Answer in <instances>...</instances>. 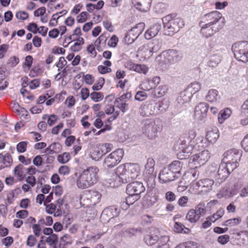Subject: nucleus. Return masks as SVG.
Wrapping results in <instances>:
<instances>
[{"label": "nucleus", "mask_w": 248, "mask_h": 248, "mask_svg": "<svg viewBox=\"0 0 248 248\" xmlns=\"http://www.w3.org/2000/svg\"><path fill=\"white\" fill-rule=\"evenodd\" d=\"M140 169L138 165L135 164H125L119 166L115 175H114L115 181L117 182L112 186H118L122 182L123 183H129L137 178L139 175Z\"/></svg>", "instance_id": "f257e3e1"}, {"label": "nucleus", "mask_w": 248, "mask_h": 248, "mask_svg": "<svg viewBox=\"0 0 248 248\" xmlns=\"http://www.w3.org/2000/svg\"><path fill=\"white\" fill-rule=\"evenodd\" d=\"M98 172V169L96 167H90L84 170L77 179L78 187L84 189L93 185L97 181Z\"/></svg>", "instance_id": "f03ea898"}, {"label": "nucleus", "mask_w": 248, "mask_h": 248, "mask_svg": "<svg viewBox=\"0 0 248 248\" xmlns=\"http://www.w3.org/2000/svg\"><path fill=\"white\" fill-rule=\"evenodd\" d=\"M164 34L172 36L184 26V20L179 17L174 18L172 15H168L162 18Z\"/></svg>", "instance_id": "7ed1b4c3"}, {"label": "nucleus", "mask_w": 248, "mask_h": 248, "mask_svg": "<svg viewBox=\"0 0 248 248\" xmlns=\"http://www.w3.org/2000/svg\"><path fill=\"white\" fill-rule=\"evenodd\" d=\"M225 23V20L222 14L217 11L211 12L201 17V24L207 23L210 25L222 29Z\"/></svg>", "instance_id": "20e7f679"}, {"label": "nucleus", "mask_w": 248, "mask_h": 248, "mask_svg": "<svg viewBox=\"0 0 248 248\" xmlns=\"http://www.w3.org/2000/svg\"><path fill=\"white\" fill-rule=\"evenodd\" d=\"M242 155V151L238 149H233L225 152L223 154L222 161L231 167V170L235 169L239 165Z\"/></svg>", "instance_id": "39448f33"}, {"label": "nucleus", "mask_w": 248, "mask_h": 248, "mask_svg": "<svg viewBox=\"0 0 248 248\" xmlns=\"http://www.w3.org/2000/svg\"><path fill=\"white\" fill-rule=\"evenodd\" d=\"M232 49L236 59L244 62L248 61V43L247 42L235 43L232 45Z\"/></svg>", "instance_id": "423d86ee"}, {"label": "nucleus", "mask_w": 248, "mask_h": 248, "mask_svg": "<svg viewBox=\"0 0 248 248\" xmlns=\"http://www.w3.org/2000/svg\"><path fill=\"white\" fill-rule=\"evenodd\" d=\"M160 130L159 121L146 120L143 122L142 128L143 134L150 139H153L157 137L158 132Z\"/></svg>", "instance_id": "0eeeda50"}, {"label": "nucleus", "mask_w": 248, "mask_h": 248, "mask_svg": "<svg viewBox=\"0 0 248 248\" xmlns=\"http://www.w3.org/2000/svg\"><path fill=\"white\" fill-rule=\"evenodd\" d=\"M163 57L164 60L159 59V61L162 62L165 64H172L182 60L183 55L182 53L175 49H169L163 52L160 56L157 59Z\"/></svg>", "instance_id": "6e6552de"}, {"label": "nucleus", "mask_w": 248, "mask_h": 248, "mask_svg": "<svg viewBox=\"0 0 248 248\" xmlns=\"http://www.w3.org/2000/svg\"><path fill=\"white\" fill-rule=\"evenodd\" d=\"M124 152L122 149H118L108 155L104 161L105 167L111 168L118 164L122 160Z\"/></svg>", "instance_id": "1a4fd4ad"}, {"label": "nucleus", "mask_w": 248, "mask_h": 248, "mask_svg": "<svg viewBox=\"0 0 248 248\" xmlns=\"http://www.w3.org/2000/svg\"><path fill=\"white\" fill-rule=\"evenodd\" d=\"M101 198V195L97 191L90 190L85 192L82 198L85 202V207H92L98 203Z\"/></svg>", "instance_id": "9d476101"}, {"label": "nucleus", "mask_w": 248, "mask_h": 248, "mask_svg": "<svg viewBox=\"0 0 248 248\" xmlns=\"http://www.w3.org/2000/svg\"><path fill=\"white\" fill-rule=\"evenodd\" d=\"M112 145L110 143L100 144L94 147L91 152V157L93 160H98L103 155L111 151Z\"/></svg>", "instance_id": "9b49d317"}, {"label": "nucleus", "mask_w": 248, "mask_h": 248, "mask_svg": "<svg viewBox=\"0 0 248 248\" xmlns=\"http://www.w3.org/2000/svg\"><path fill=\"white\" fill-rule=\"evenodd\" d=\"M145 190V188L142 183L134 181L127 185L126 191L128 195H134L140 198V194Z\"/></svg>", "instance_id": "f8f14e48"}, {"label": "nucleus", "mask_w": 248, "mask_h": 248, "mask_svg": "<svg viewBox=\"0 0 248 248\" xmlns=\"http://www.w3.org/2000/svg\"><path fill=\"white\" fill-rule=\"evenodd\" d=\"M209 106L205 102L198 104L195 108L194 117L199 121H204L207 117Z\"/></svg>", "instance_id": "ddd939ff"}, {"label": "nucleus", "mask_w": 248, "mask_h": 248, "mask_svg": "<svg viewBox=\"0 0 248 248\" xmlns=\"http://www.w3.org/2000/svg\"><path fill=\"white\" fill-rule=\"evenodd\" d=\"M231 167H229L227 164L222 161L219 166L217 174L216 175V179L220 180L221 182L225 181L230 173L234 170L232 169L231 170Z\"/></svg>", "instance_id": "4468645a"}, {"label": "nucleus", "mask_w": 248, "mask_h": 248, "mask_svg": "<svg viewBox=\"0 0 248 248\" xmlns=\"http://www.w3.org/2000/svg\"><path fill=\"white\" fill-rule=\"evenodd\" d=\"M199 26L201 28V33L203 37L206 38L212 36L221 30V29H219L213 25H210V24L207 25V23L201 24V21L199 22Z\"/></svg>", "instance_id": "2eb2a0df"}, {"label": "nucleus", "mask_w": 248, "mask_h": 248, "mask_svg": "<svg viewBox=\"0 0 248 248\" xmlns=\"http://www.w3.org/2000/svg\"><path fill=\"white\" fill-rule=\"evenodd\" d=\"M160 78L159 77L156 76L152 79H146L144 80L140 85V89L147 91L152 92L155 87L160 83Z\"/></svg>", "instance_id": "dca6fc26"}, {"label": "nucleus", "mask_w": 248, "mask_h": 248, "mask_svg": "<svg viewBox=\"0 0 248 248\" xmlns=\"http://www.w3.org/2000/svg\"><path fill=\"white\" fill-rule=\"evenodd\" d=\"M119 212L120 210L116 206H110L104 209L102 212L101 217L102 219L108 221L111 218L117 217Z\"/></svg>", "instance_id": "f3484780"}, {"label": "nucleus", "mask_w": 248, "mask_h": 248, "mask_svg": "<svg viewBox=\"0 0 248 248\" xmlns=\"http://www.w3.org/2000/svg\"><path fill=\"white\" fill-rule=\"evenodd\" d=\"M193 162H197L199 165H204L210 158V153L207 150H203L192 156Z\"/></svg>", "instance_id": "a211bd4d"}, {"label": "nucleus", "mask_w": 248, "mask_h": 248, "mask_svg": "<svg viewBox=\"0 0 248 248\" xmlns=\"http://www.w3.org/2000/svg\"><path fill=\"white\" fill-rule=\"evenodd\" d=\"M214 183L213 180L204 179L197 182L195 185L198 191L206 193L212 190Z\"/></svg>", "instance_id": "6ab92c4d"}, {"label": "nucleus", "mask_w": 248, "mask_h": 248, "mask_svg": "<svg viewBox=\"0 0 248 248\" xmlns=\"http://www.w3.org/2000/svg\"><path fill=\"white\" fill-rule=\"evenodd\" d=\"M176 177L168 167L164 168L159 173L158 179L160 182L166 183L174 180Z\"/></svg>", "instance_id": "aec40b11"}, {"label": "nucleus", "mask_w": 248, "mask_h": 248, "mask_svg": "<svg viewBox=\"0 0 248 248\" xmlns=\"http://www.w3.org/2000/svg\"><path fill=\"white\" fill-rule=\"evenodd\" d=\"M152 0H132L134 7L141 12H147L149 11Z\"/></svg>", "instance_id": "412c9836"}, {"label": "nucleus", "mask_w": 248, "mask_h": 248, "mask_svg": "<svg viewBox=\"0 0 248 248\" xmlns=\"http://www.w3.org/2000/svg\"><path fill=\"white\" fill-rule=\"evenodd\" d=\"M218 137L219 135L217 133V130L215 129L207 132L205 139H203V138L202 137L201 138H198L196 140H200L202 143L204 141L205 142L207 140L209 143L213 144L217 140Z\"/></svg>", "instance_id": "4be33fe9"}, {"label": "nucleus", "mask_w": 248, "mask_h": 248, "mask_svg": "<svg viewBox=\"0 0 248 248\" xmlns=\"http://www.w3.org/2000/svg\"><path fill=\"white\" fill-rule=\"evenodd\" d=\"M161 29V25L160 23H156L148 29L145 33V38L147 39H150L151 38L155 36L160 31Z\"/></svg>", "instance_id": "5701e85b"}, {"label": "nucleus", "mask_w": 248, "mask_h": 248, "mask_svg": "<svg viewBox=\"0 0 248 248\" xmlns=\"http://www.w3.org/2000/svg\"><path fill=\"white\" fill-rule=\"evenodd\" d=\"M182 166L183 164L181 161L175 160L170 164L168 167L174 174H176V177L178 178L181 175Z\"/></svg>", "instance_id": "b1692460"}, {"label": "nucleus", "mask_w": 248, "mask_h": 248, "mask_svg": "<svg viewBox=\"0 0 248 248\" xmlns=\"http://www.w3.org/2000/svg\"><path fill=\"white\" fill-rule=\"evenodd\" d=\"M167 87L165 85H160L155 88L154 90L151 92V96L153 97H160L165 94L167 93Z\"/></svg>", "instance_id": "393cba45"}, {"label": "nucleus", "mask_w": 248, "mask_h": 248, "mask_svg": "<svg viewBox=\"0 0 248 248\" xmlns=\"http://www.w3.org/2000/svg\"><path fill=\"white\" fill-rule=\"evenodd\" d=\"M192 95L186 89L184 91L181 92L177 97L178 102L180 104H183L190 101Z\"/></svg>", "instance_id": "a878e982"}, {"label": "nucleus", "mask_w": 248, "mask_h": 248, "mask_svg": "<svg viewBox=\"0 0 248 248\" xmlns=\"http://www.w3.org/2000/svg\"><path fill=\"white\" fill-rule=\"evenodd\" d=\"M145 28V24L143 22L137 24L133 27L129 31L132 35L135 36L137 38L139 35L142 32Z\"/></svg>", "instance_id": "bb28decb"}, {"label": "nucleus", "mask_w": 248, "mask_h": 248, "mask_svg": "<svg viewBox=\"0 0 248 248\" xmlns=\"http://www.w3.org/2000/svg\"><path fill=\"white\" fill-rule=\"evenodd\" d=\"M144 179L146 182L148 188L152 190L155 186L156 173L152 174H144Z\"/></svg>", "instance_id": "cd10ccee"}, {"label": "nucleus", "mask_w": 248, "mask_h": 248, "mask_svg": "<svg viewBox=\"0 0 248 248\" xmlns=\"http://www.w3.org/2000/svg\"><path fill=\"white\" fill-rule=\"evenodd\" d=\"M155 162L153 158H148L147 160V163L145 166L144 174H152L155 173L154 171V166Z\"/></svg>", "instance_id": "c85d7f7f"}, {"label": "nucleus", "mask_w": 248, "mask_h": 248, "mask_svg": "<svg viewBox=\"0 0 248 248\" xmlns=\"http://www.w3.org/2000/svg\"><path fill=\"white\" fill-rule=\"evenodd\" d=\"M219 98L218 92L216 89L210 90L205 97L206 100L211 103L217 101Z\"/></svg>", "instance_id": "c756f323"}, {"label": "nucleus", "mask_w": 248, "mask_h": 248, "mask_svg": "<svg viewBox=\"0 0 248 248\" xmlns=\"http://www.w3.org/2000/svg\"><path fill=\"white\" fill-rule=\"evenodd\" d=\"M26 169L23 165L18 164L14 169V173L16 176L19 178L20 181L22 180L25 177Z\"/></svg>", "instance_id": "7c9ffc66"}, {"label": "nucleus", "mask_w": 248, "mask_h": 248, "mask_svg": "<svg viewBox=\"0 0 248 248\" xmlns=\"http://www.w3.org/2000/svg\"><path fill=\"white\" fill-rule=\"evenodd\" d=\"M161 47V43L158 40H153L152 43L150 44L149 46V54L150 56L154 53L158 52Z\"/></svg>", "instance_id": "2f4dec72"}, {"label": "nucleus", "mask_w": 248, "mask_h": 248, "mask_svg": "<svg viewBox=\"0 0 248 248\" xmlns=\"http://www.w3.org/2000/svg\"><path fill=\"white\" fill-rule=\"evenodd\" d=\"M232 113L230 109L226 108L221 110L218 113V120L220 124H222L224 121L228 118Z\"/></svg>", "instance_id": "473e14b6"}, {"label": "nucleus", "mask_w": 248, "mask_h": 248, "mask_svg": "<svg viewBox=\"0 0 248 248\" xmlns=\"http://www.w3.org/2000/svg\"><path fill=\"white\" fill-rule=\"evenodd\" d=\"M72 242V237L68 234H65L60 239L59 248H65V246L66 245L71 244Z\"/></svg>", "instance_id": "72a5a7b5"}, {"label": "nucleus", "mask_w": 248, "mask_h": 248, "mask_svg": "<svg viewBox=\"0 0 248 248\" xmlns=\"http://www.w3.org/2000/svg\"><path fill=\"white\" fill-rule=\"evenodd\" d=\"M201 88V83L194 81L189 84L186 88L187 91H188L191 95L199 92Z\"/></svg>", "instance_id": "f704fd0d"}, {"label": "nucleus", "mask_w": 248, "mask_h": 248, "mask_svg": "<svg viewBox=\"0 0 248 248\" xmlns=\"http://www.w3.org/2000/svg\"><path fill=\"white\" fill-rule=\"evenodd\" d=\"M186 218L191 223H195L200 219L199 216L196 214L194 209H190L189 210L186 215Z\"/></svg>", "instance_id": "c9c22d12"}, {"label": "nucleus", "mask_w": 248, "mask_h": 248, "mask_svg": "<svg viewBox=\"0 0 248 248\" xmlns=\"http://www.w3.org/2000/svg\"><path fill=\"white\" fill-rule=\"evenodd\" d=\"M0 162L3 163V168L10 166L12 162L11 155L9 154H6L5 155H3L2 154L0 153Z\"/></svg>", "instance_id": "e433bc0d"}, {"label": "nucleus", "mask_w": 248, "mask_h": 248, "mask_svg": "<svg viewBox=\"0 0 248 248\" xmlns=\"http://www.w3.org/2000/svg\"><path fill=\"white\" fill-rule=\"evenodd\" d=\"M144 241L147 245L152 246L157 243L158 237L157 235H147L145 236Z\"/></svg>", "instance_id": "4c0bfd02"}, {"label": "nucleus", "mask_w": 248, "mask_h": 248, "mask_svg": "<svg viewBox=\"0 0 248 248\" xmlns=\"http://www.w3.org/2000/svg\"><path fill=\"white\" fill-rule=\"evenodd\" d=\"M175 231L179 233H187L189 231V229L185 227V226L180 222H176L174 226Z\"/></svg>", "instance_id": "58836bf2"}, {"label": "nucleus", "mask_w": 248, "mask_h": 248, "mask_svg": "<svg viewBox=\"0 0 248 248\" xmlns=\"http://www.w3.org/2000/svg\"><path fill=\"white\" fill-rule=\"evenodd\" d=\"M221 194L222 197H225L226 198L232 197L235 195L237 193V190L236 189H230L227 188L225 190L223 189L221 191Z\"/></svg>", "instance_id": "ea45409f"}, {"label": "nucleus", "mask_w": 248, "mask_h": 248, "mask_svg": "<svg viewBox=\"0 0 248 248\" xmlns=\"http://www.w3.org/2000/svg\"><path fill=\"white\" fill-rule=\"evenodd\" d=\"M241 221L240 217L234 218L226 220L222 224V226H233L239 224Z\"/></svg>", "instance_id": "a19ab883"}, {"label": "nucleus", "mask_w": 248, "mask_h": 248, "mask_svg": "<svg viewBox=\"0 0 248 248\" xmlns=\"http://www.w3.org/2000/svg\"><path fill=\"white\" fill-rule=\"evenodd\" d=\"M114 105L119 108L123 113L126 112L129 109L128 104L124 102H119L114 101Z\"/></svg>", "instance_id": "79ce46f5"}, {"label": "nucleus", "mask_w": 248, "mask_h": 248, "mask_svg": "<svg viewBox=\"0 0 248 248\" xmlns=\"http://www.w3.org/2000/svg\"><path fill=\"white\" fill-rule=\"evenodd\" d=\"M90 97L93 101L97 102L103 99L104 95L103 93L101 92H93L90 94Z\"/></svg>", "instance_id": "37998d69"}, {"label": "nucleus", "mask_w": 248, "mask_h": 248, "mask_svg": "<svg viewBox=\"0 0 248 248\" xmlns=\"http://www.w3.org/2000/svg\"><path fill=\"white\" fill-rule=\"evenodd\" d=\"M220 59L217 56H214L211 57L208 62V65L211 67H215L220 62Z\"/></svg>", "instance_id": "c03bdc74"}, {"label": "nucleus", "mask_w": 248, "mask_h": 248, "mask_svg": "<svg viewBox=\"0 0 248 248\" xmlns=\"http://www.w3.org/2000/svg\"><path fill=\"white\" fill-rule=\"evenodd\" d=\"M196 147H193V144H191L190 145H188L186 146H183L182 148H181V151L184 154H186L187 155H184L185 157L186 158L187 157H189V154H191L192 151L194 148H195Z\"/></svg>", "instance_id": "a18cd8bd"}, {"label": "nucleus", "mask_w": 248, "mask_h": 248, "mask_svg": "<svg viewBox=\"0 0 248 248\" xmlns=\"http://www.w3.org/2000/svg\"><path fill=\"white\" fill-rule=\"evenodd\" d=\"M194 211L196 214L199 216V218H200L201 217L203 216L206 212L204 205L202 203L198 204L196 206Z\"/></svg>", "instance_id": "49530a36"}, {"label": "nucleus", "mask_w": 248, "mask_h": 248, "mask_svg": "<svg viewBox=\"0 0 248 248\" xmlns=\"http://www.w3.org/2000/svg\"><path fill=\"white\" fill-rule=\"evenodd\" d=\"M136 39V37L132 35V34L128 31L124 38V41L127 45H130L133 43Z\"/></svg>", "instance_id": "de8ad7c7"}, {"label": "nucleus", "mask_w": 248, "mask_h": 248, "mask_svg": "<svg viewBox=\"0 0 248 248\" xmlns=\"http://www.w3.org/2000/svg\"><path fill=\"white\" fill-rule=\"evenodd\" d=\"M58 240V235L56 234H52L46 237V241L49 245H56Z\"/></svg>", "instance_id": "09e8293b"}, {"label": "nucleus", "mask_w": 248, "mask_h": 248, "mask_svg": "<svg viewBox=\"0 0 248 248\" xmlns=\"http://www.w3.org/2000/svg\"><path fill=\"white\" fill-rule=\"evenodd\" d=\"M70 155L68 153H64L58 157V160L62 164L67 163L70 159Z\"/></svg>", "instance_id": "8fccbe9b"}, {"label": "nucleus", "mask_w": 248, "mask_h": 248, "mask_svg": "<svg viewBox=\"0 0 248 248\" xmlns=\"http://www.w3.org/2000/svg\"><path fill=\"white\" fill-rule=\"evenodd\" d=\"M167 8V5L164 3L160 2L157 3L154 7L155 12L161 13L164 12Z\"/></svg>", "instance_id": "3c124183"}, {"label": "nucleus", "mask_w": 248, "mask_h": 248, "mask_svg": "<svg viewBox=\"0 0 248 248\" xmlns=\"http://www.w3.org/2000/svg\"><path fill=\"white\" fill-rule=\"evenodd\" d=\"M28 142L21 141L19 142L16 145V149L18 152L20 153H24L26 151Z\"/></svg>", "instance_id": "603ef678"}, {"label": "nucleus", "mask_w": 248, "mask_h": 248, "mask_svg": "<svg viewBox=\"0 0 248 248\" xmlns=\"http://www.w3.org/2000/svg\"><path fill=\"white\" fill-rule=\"evenodd\" d=\"M190 141L186 138V136L181 137L177 142V144L180 146L179 147V149L181 150V148L184 146H186L188 145V144L190 143Z\"/></svg>", "instance_id": "864d4df0"}, {"label": "nucleus", "mask_w": 248, "mask_h": 248, "mask_svg": "<svg viewBox=\"0 0 248 248\" xmlns=\"http://www.w3.org/2000/svg\"><path fill=\"white\" fill-rule=\"evenodd\" d=\"M147 97V95L144 91H138L135 96V99L136 100L142 101L145 100Z\"/></svg>", "instance_id": "5fc2aeb1"}, {"label": "nucleus", "mask_w": 248, "mask_h": 248, "mask_svg": "<svg viewBox=\"0 0 248 248\" xmlns=\"http://www.w3.org/2000/svg\"><path fill=\"white\" fill-rule=\"evenodd\" d=\"M37 242L36 236L33 235H30L27 240L26 244L30 247H34Z\"/></svg>", "instance_id": "6e6d98bb"}, {"label": "nucleus", "mask_w": 248, "mask_h": 248, "mask_svg": "<svg viewBox=\"0 0 248 248\" xmlns=\"http://www.w3.org/2000/svg\"><path fill=\"white\" fill-rule=\"evenodd\" d=\"M138 232H140V230L139 229L128 228L124 232V234L127 236L131 237L135 235Z\"/></svg>", "instance_id": "4d7b16f0"}, {"label": "nucleus", "mask_w": 248, "mask_h": 248, "mask_svg": "<svg viewBox=\"0 0 248 248\" xmlns=\"http://www.w3.org/2000/svg\"><path fill=\"white\" fill-rule=\"evenodd\" d=\"M105 83V79L103 78H100L98 82L93 86L92 89L94 91H98L100 90Z\"/></svg>", "instance_id": "13d9d810"}, {"label": "nucleus", "mask_w": 248, "mask_h": 248, "mask_svg": "<svg viewBox=\"0 0 248 248\" xmlns=\"http://www.w3.org/2000/svg\"><path fill=\"white\" fill-rule=\"evenodd\" d=\"M148 67L143 64H137L135 71L140 73L146 74L148 71Z\"/></svg>", "instance_id": "bf43d9fd"}, {"label": "nucleus", "mask_w": 248, "mask_h": 248, "mask_svg": "<svg viewBox=\"0 0 248 248\" xmlns=\"http://www.w3.org/2000/svg\"><path fill=\"white\" fill-rule=\"evenodd\" d=\"M19 62V60L18 57L16 56H13L11 57L7 62V64L11 67L16 66Z\"/></svg>", "instance_id": "052dcab7"}, {"label": "nucleus", "mask_w": 248, "mask_h": 248, "mask_svg": "<svg viewBox=\"0 0 248 248\" xmlns=\"http://www.w3.org/2000/svg\"><path fill=\"white\" fill-rule=\"evenodd\" d=\"M131 97V94L130 93H124L119 97L117 98L115 101H118L119 102H126L127 100H128Z\"/></svg>", "instance_id": "680f3d73"}, {"label": "nucleus", "mask_w": 248, "mask_h": 248, "mask_svg": "<svg viewBox=\"0 0 248 248\" xmlns=\"http://www.w3.org/2000/svg\"><path fill=\"white\" fill-rule=\"evenodd\" d=\"M222 39L220 36L213 38L210 41V46L212 47L222 44Z\"/></svg>", "instance_id": "e2e57ef3"}, {"label": "nucleus", "mask_w": 248, "mask_h": 248, "mask_svg": "<svg viewBox=\"0 0 248 248\" xmlns=\"http://www.w3.org/2000/svg\"><path fill=\"white\" fill-rule=\"evenodd\" d=\"M88 13L86 12H82L77 16V21L78 23H83L87 19Z\"/></svg>", "instance_id": "0e129e2a"}, {"label": "nucleus", "mask_w": 248, "mask_h": 248, "mask_svg": "<svg viewBox=\"0 0 248 248\" xmlns=\"http://www.w3.org/2000/svg\"><path fill=\"white\" fill-rule=\"evenodd\" d=\"M241 114L248 116V98L244 102L241 107Z\"/></svg>", "instance_id": "69168bd1"}, {"label": "nucleus", "mask_w": 248, "mask_h": 248, "mask_svg": "<svg viewBox=\"0 0 248 248\" xmlns=\"http://www.w3.org/2000/svg\"><path fill=\"white\" fill-rule=\"evenodd\" d=\"M176 195L171 191H168L165 194V198L166 200L170 202L174 201L176 199Z\"/></svg>", "instance_id": "338daca9"}, {"label": "nucleus", "mask_w": 248, "mask_h": 248, "mask_svg": "<svg viewBox=\"0 0 248 248\" xmlns=\"http://www.w3.org/2000/svg\"><path fill=\"white\" fill-rule=\"evenodd\" d=\"M27 29L29 31L34 33H36L39 31L37 24L35 23H31L28 26Z\"/></svg>", "instance_id": "774afa93"}]
</instances>
